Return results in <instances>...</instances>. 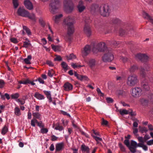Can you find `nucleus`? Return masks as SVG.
Wrapping results in <instances>:
<instances>
[{"instance_id": "f257e3e1", "label": "nucleus", "mask_w": 153, "mask_h": 153, "mask_svg": "<svg viewBox=\"0 0 153 153\" xmlns=\"http://www.w3.org/2000/svg\"><path fill=\"white\" fill-rule=\"evenodd\" d=\"M63 22L68 29L65 39L67 41H70L72 39L71 36L74 32V25L75 23V18L73 16H69L64 19Z\"/></svg>"}, {"instance_id": "f03ea898", "label": "nucleus", "mask_w": 153, "mask_h": 153, "mask_svg": "<svg viewBox=\"0 0 153 153\" xmlns=\"http://www.w3.org/2000/svg\"><path fill=\"white\" fill-rule=\"evenodd\" d=\"M139 82L137 76L134 74L129 75L128 77L126 82L127 85L131 87L137 85Z\"/></svg>"}, {"instance_id": "7ed1b4c3", "label": "nucleus", "mask_w": 153, "mask_h": 153, "mask_svg": "<svg viewBox=\"0 0 153 153\" xmlns=\"http://www.w3.org/2000/svg\"><path fill=\"white\" fill-rule=\"evenodd\" d=\"M60 4L59 0H51L49 5V10L51 13L55 14Z\"/></svg>"}, {"instance_id": "20e7f679", "label": "nucleus", "mask_w": 153, "mask_h": 153, "mask_svg": "<svg viewBox=\"0 0 153 153\" xmlns=\"http://www.w3.org/2000/svg\"><path fill=\"white\" fill-rule=\"evenodd\" d=\"M108 49L106 46L105 44L103 42L98 43L92 48L93 52L95 53H97L98 51L107 52Z\"/></svg>"}, {"instance_id": "39448f33", "label": "nucleus", "mask_w": 153, "mask_h": 153, "mask_svg": "<svg viewBox=\"0 0 153 153\" xmlns=\"http://www.w3.org/2000/svg\"><path fill=\"white\" fill-rule=\"evenodd\" d=\"M63 3L65 11L68 13H71L74 8V5L72 1L64 0Z\"/></svg>"}, {"instance_id": "423d86ee", "label": "nucleus", "mask_w": 153, "mask_h": 153, "mask_svg": "<svg viewBox=\"0 0 153 153\" xmlns=\"http://www.w3.org/2000/svg\"><path fill=\"white\" fill-rule=\"evenodd\" d=\"M100 15L103 17H108L109 16L110 9L109 6L107 5L100 6Z\"/></svg>"}, {"instance_id": "0eeeda50", "label": "nucleus", "mask_w": 153, "mask_h": 153, "mask_svg": "<svg viewBox=\"0 0 153 153\" xmlns=\"http://www.w3.org/2000/svg\"><path fill=\"white\" fill-rule=\"evenodd\" d=\"M107 50V52H105V53L102 57V61L104 62H111L114 59V55L111 50L109 49Z\"/></svg>"}, {"instance_id": "6e6552de", "label": "nucleus", "mask_w": 153, "mask_h": 153, "mask_svg": "<svg viewBox=\"0 0 153 153\" xmlns=\"http://www.w3.org/2000/svg\"><path fill=\"white\" fill-rule=\"evenodd\" d=\"M136 59H139L142 62H146L148 60V56L145 54L138 53L135 55Z\"/></svg>"}, {"instance_id": "1a4fd4ad", "label": "nucleus", "mask_w": 153, "mask_h": 153, "mask_svg": "<svg viewBox=\"0 0 153 153\" xmlns=\"http://www.w3.org/2000/svg\"><path fill=\"white\" fill-rule=\"evenodd\" d=\"M132 96L134 98H137L141 95L142 89L139 87H135L132 89Z\"/></svg>"}, {"instance_id": "9d476101", "label": "nucleus", "mask_w": 153, "mask_h": 153, "mask_svg": "<svg viewBox=\"0 0 153 153\" xmlns=\"http://www.w3.org/2000/svg\"><path fill=\"white\" fill-rule=\"evenodd\" d=\"M100 6L96 4H92L90 7V10L92 13H96L99 12Z\"/></svg>"}, {"instance_id": "9b49d317", "label": "nucleus", "mask_w": 153, "mask_h": 153, "mask_svg": "<svg viewBox=\"0 0 153 153\" xmlns=\"http://www.w3.org/2000/svg\"><path fill=\"white\" fill-rule=\"evenodd\" d=\"M90 21L87 22L86 20H85V24L84 28V32L85 34L87 36H90L91 33V30L90 27L87 24V22H89Z\"/></svg>"}, {"instance_id": "f8f14e48", "label": "nucleus", "mask_w": 153, "mask_h": 153, "mask_svg": "<svg viewBox=\"0 0 153 153\" xmlns=\"http://www.w3.org/2000/svg\"><path fill=\"white\" fill-rule=\"evenodd\" d=\"M133 30V28L131 27H127L126 28V30L124 29L120 28L119 31L120 35L122 36L126 34L129 33V32Z\"/></svg>"}, {"instance_id": "ddd939ff", "label": "nucleus", "mask_w": 153, "mask_h": 153, "mask_svg": "<svg viewBox=\"0 0 153 153\" xmlns=\"http://www.w3.org/2000/svg\"><path fill=\"white\" fill-rule=\"evenodd\" d=\"M141 86L142 88L145 91H148L149 89L148 80L145 78H143L141 83Z\"/></svg>"}, {"instance_id": "4468645a", "label": "nucleus", "mask_w": 153, "mask_h": 153, "mask_svg": "<svg viewBox=\"0 0 153 153\" xmlns=\"http://www.w3.org/2000/svg\"><path fill=\"white\" fill-rule=\"evenodd\" d=\"M17 13L19 16L23 17H26L28 14V12L27 11L21 7L18 8Z\"/></svg>"}, {"instance_id": "2eb2a0df", "label": "nucleus", "mask_w": 153, "mask_h": 153, "mask_svg": "<svg viewBox=\"0 0 153 153\" xmlns=\"http://www.w3.org/2000/svg\"><path fill=\"white\" fill-rule=\"evenodd\" d=\"M83 2L81 0L79 1L77 6L79 12L80 13L82 12L85 9V7L83 5Z\"/></svg>"}, {"instance_id": "dca6fc26", "label": "nucleus", "mask_w": 153, "mask_h": 153, "mask_svg": "<svg viewBox=\"0 0 153 153\" xmlns=\"http://www.w3.org/2000/svg\"><path fill=\"white\" fill-rule=\"evenodd\" d=\"M64 90L65 91H69L73 89V85L69 82H66L64 84Z\"/></svg>"}, {"instance_id": "f3484780", "label": "nucleus", "mask_w": 153, "mask_h": 153, "mask_svg": "<svg viewBox=\"0 0 153 153\" xmlns=\"http://www.w3.org/2000/svg\"><path fill=\"white\" fill-rule=\"evenodd\" d=\"M74 74L78 79L81 81L87 80L88 79V78L86 76L79 74L76 71H74Z\"/></svg>"}, {"instance_id": "a211bd4d", "label": "nucleus", "mask_w": 153, "mask_h": 153, "mask_svg": "<svg viewBox=\"0 0 153 153\" xmlns=\"http://www.w3.org/2000/svg\"><path fill=\"white\" fill-rule=\"evenodd\" d=\"M90 46L88 45H87L84 47L82 53L84 55L86 56L90 53Z\"/></svg>"}, {"instance_id": "6ab92c4d", "label": "nucleus", "mask_w": 153, "mask_h": 153, "mask_svg": "<svg viewBox=\"0 0 153 153\" xmlns=\"http://www.w3.org/2000/svg\"><path fill=\"white\" fill-rule=\"evenodd\" d=\"M97 63V60L94 59H90L88 61V64L91 68L94 67Z\"/></svg>"}, {"instance_id": "aec40b11", "label": "nucleus", "mask_w": 153, "mask_h": 153, "mask_svg": "<svg viewBox=\"0 0 153 153\" xmlns=\"http://www.w3.org/2000/svg\"><path fill=\"white\" fill-rule=\"evenodd\" d=\"M24 4L27 9L29 10L33 9V6L32 4L28 0H25Z\"/></svg>"}, {"instance_id": "412c9836", "label": "nucleus", "mask_w": 153, "mask_h": 153, "mask_svg": "<svg viewBox=\"0 0 153 153\" xmlns=\"http://www.w3.org/2000/svg\"><path fill=\"white\" fill-rule=\"evenodd\" d=\"M127 91H125L123 90L122 89H117L116 91V94L119 96L122 95L125 96L127 94Z\"/></svg>"}, {"instance_id": "4be33fe9", "label": "nucleus", "mask_w": 153, "mask_h": 153, "mask_svg": "<svg viewBox=\"0 0 153 153\" xmlns=\"http://www.w3.org/2000/svg\"><path fill=\"white\" fill-rule=\"evenodd\" d=\"M81 149L82 151L86 152V153H90L89 148L84 144L81 145Z\"/></svg>"}, {"instance_id": "5701e85b", "label": "nucleus", "mask_w": 153, "mask_h": 153, "mask_svg": "<svg viewBox=\"0 0 153 153\" xmlns=\"http://www.w3.org/2000/svg\"><path fill=\"white\" fill-rule=\"evenodd\" d=\"M64 144L63 143H60L57 144L56 146V151H61L63 149Z\"/></svg>"}, {"instance_id": "b1692460", "label": "nucleus", "mask_w": 153, "mask_h": 153, "mask_svg": "<svg viewBox=\"0 0 153 153\" xmlns=\"http://www.w3.org/2000/svg\"><path fill=\"white\" fill-rule=\"evenodd\" d=\"M111 23L114 24H118L121 23V21L118 18H113L111 19Z\"/></svg>"}, {"instance_id": "393cba45", "label": "nucleus", "mask_w": 153, "mask_h": 153, "mask_svg": "<svg viewBox=\"0 0 153 153\" xmlns=\"http://www.w3.org/2000/svg\"><path fill=\"white\" fill-rule=\"evenodd\" d=\"M52 49L55 51H60L61 46L59 45H51Z\"/></svg>"}, {"instance_id": "a878e982", "label": "nucleus", "mask_w": 153, "mask_h": 153, "mask_svg": "<svg viewBox=\"0 0 153 153\" xmlns=\"http://www.w3.org/2000/svg\"><path fill=\"white\" fill-rule=\"evenodd\" d=\"M140 102L143 105H146L148 104L149 100L144 98H142L140 100Z\"/></svg>"}, {"instance_id": "bb28decb", "label": "nucleus", "mask_w": 153, "mask_h": 153, "mask_svg": "<svg viewBox=\"0 0 153 153\" xmlns=\"http://www.w3.org/2000/svg\"><path fill=\"white\" fill-rule=\"evenodd\" d=\"M137 69V65H133L131 66L129 69V70L130 72H134Z\"/></svg>"}, {"instance_id": "cd10ccee", "label": "nucleus", "mask_w": 153, "mask_h": 153, "mask_svg": "<svg viewBox=\"0 0 153 153\" xmlns=\"http://www.w3.org/2000/svg\"><path fill=\"white\" fill-rule=\"evenodd\" d=\"M62 16L63 15L62 14H60L59 15L56 16L54 19L55 23H58L59 21L60 18L62 17Z\"/></svg>"}, {"instance_id": "c85d7f7f", "label": "nucleus", "mask_w": 153, "mask_h": 153, "mask_svg": "<svg viewBox=\"0 0 153 153\" xmlns=\"http://www.w3.org/2000/svg\"><path fill=\"white\" fill-rule=\"evenodd\" d=\"M34 97L39 100H42L44 99V96L39 93L36 92L34 94Z\"/></svg>"}, {"instance_id": "c756f323", "label": "nucleus", "mask_w": 153, "mask_h": 153, "mask_svg": "<svg viewBox=\"0 0 153 153\" xmlns=\"http://www.w3.org/2000/svg\"><path fill=\"white\" fill-rule=\"evenodd\" d=\"M32 56L30 55L28 56L27 58L25 59L24 61L26 64H30L31 63L29 60H30Z\"/></svg>"}, {"instance_id": "7c9ffc66", "label": "nucleus", "mask_w": 153, "mask_h": 153, "mask_svg": "<svg viewBox=\"0 0 153 153\" xmlns=\"http://www.w3.org/2000/svg\"><path fill=\"white\" fill-rule=\"evenodd\" d=\"M56 127L55 129L56 130H59V131L62 130L63 129V128L62 126H60V124L59 123H57L56 125Z\"/></svg>"}, {"instance_id": "2f4dec72", "label": "nucleus", "mask_w": 153, "mask_h": 153, "mask_svg": "<svg viewBox=\"0 0 153 153\" xmlns=\"http://www.w3.org/2000/svg\"><path fill=\"white\" fill-rule=\"evenodd\" d=\"M26 17H27L33 21H35L36 20L35 15L33 13H32L30 15L29 13L28 12V16Z\"/></svg>"}, {"instance_id": "473e14b6", "label": "nucleus", "mask_w": 153, "mask_h": 153, "mask_svg": "<svg viewBox=\"0 0 153 153\" xmlns=\"http://www.w3.org/2000/svg\"><path fill=\"white\" fill-rule=\"evenodd\" d=\"M61 65L62 67L65 71H66L67 70H68V65L67 63L65 62H62L61 64Z\"/></svg>"}, {"instance_id": "72a5a7b5", "label": "nucleus", "mask_w": 153, "mask_h": 153, "mask_svg": "<svg viewBox=\"0 0 153 153\" xmlns=\"http://www.w3.org/2000/svg\"><path fill=\"white\" fill-rule=\"evenodd\" d=\"M66 57L68 60L75 59L76 58V56L73 53L71 54L69 56H67Z\"/></svg>"}, {"instance_id": "f704fd0d", "label": "nucleus", "mask_w": 153, "mask_h": 153, "mask_svg": "<svg viewBox=\"0 0 153 153\" xmlns=\"http://www.w3.org/2000/svg\"><path fill=\"white\" fill-rule=\"evenodd\" d=\"M140 74L143 78H145L146 76V73L145 71V70L144 68H141L140 69Z\"/></svg>"}, {"instance_id": "c9c22d12", "label": "nucleus", "mask_w": 153, "mask_h": 153, "mask_svg": "<svg viewBox=\"0 0 153 153\" xmlns=\"http://www.w3.org/2000/svg\"><path fill=\"white\" fill-rule=\"evenodd\" d=\"M5 97L7 99V100H9L10 99V97L9 95L7 94H5L4 95H1V98L3 100H5Z\"/></svg>"}, {"instance_id": "e433bc0d", "label": "nucleus", "mask_w": 153, "mask_h": 153, "mask_svg": "<svg viewBox=\"0 0 153 153\" xmlns=\"http://www.w3.org/2000/svg\"><path fill=\"white\" fill-rule=\"evenodd\" d=\"M8 128L5 125L2 129L1 133L3 134H5L8 131Z\"/></svg>"}, {"instance_id": "4c0bfd02", "label": "nucleus", "mask_w": 153, "mask_h": 153, "mask_svg": "<svg viewBox=\"0 0 153 153\" xmlns=\"http://www.w3.org/2000/svg\"><path fill=\"white\" fill-rule=\"evenodd\" d=\"M31 46V44L30 43V42L29 40H28V42H24L23 45V47L25 48H27L29 46Z\"/></svg>"}, {"instance_id": "58836bf2", "label": "nucleus", "mask_w": 153, "mask_h": 153, "mask_svg": "<svg viewBox=\"0 0 153 153\" xmlns=\"http://www.w3.org/2000/svg\"><path fill=\"white\" fill-rule=\"evenodd\" d=\"M128 148L130 151L132 153H134L136 151V148L137 147H136L132 146H130Z\"/></svg>"}, {"instance_id": "ea45409f", "label": "nucleus", "mask_w": 153, "mask_h": 153, "mask_svg": "<svg viewBox=\"0 0 153 153\" xmlns=\"http://www.w3.org/2000/svg\"><path fill=\"white\" fill-rule=\"evenodd\" d=\"M23 28L26 31L28 35H30L31 34V33L30 30L26 26H23Z\"/></svg>"}, {"instance_id": "a19ab883", "label": "nucleus", "mask_w": 153, "mask_h": 153, "mask_svg": "<svg viewBox=\"0 0 153 153\" xmlns=\"http://www.w3.org/2000/svg\"><path fill=\"white\" fill-rule=\"evenodd\" d=\"M143 17L145 19H147L149 18H150L151 17L147 13L145 12V11H143Z\"/></svg>"}, {"instance_id": "79ce46f5", "label": "nucleus", "mask_w": 153, "mask_h": 153, "mask_svg": "<svg viewBox=\"0 0 153 153\" xmlns=\"http://www.w3.org/2000/svg\"><path fill=\"white\" fill-rule=\"evenodd\" d=\"M15 114L17 116H19L20 115V110L19 108L17 107H16L15 108Z\"/></svg>"}, {"instance_id": "37998d69", "label": "nucleus", "mask_w": 153, "mask_h": 153, "mask_svg": "<svg viewBox=\"0 0 153 153\" xmlns=\"http://www.w3.org/2000/svg\"><path fill=\"white\" fill-rule=\"evenodd\" d=\"M119 112L120 114L122 115H123L124 114H128V111L126 109H123L122 110H120L119 111Z\"/></svg>"}, {"instance_id": "c03bdc74", "label": "nucleus", "mask_w": 153, "mask_h": 153, "mask_svg": "<svg viewBox=\"0 0 153 153\" xmlns=\"http://www.w3.org/2000/svg\"><path fill=\"white\" fill-rule=\"evenodd\" d=\"M13 4L14 7L15 8H17L19 6L18 0H13Z\"/></svg>"}, {"instance_id": "a18cd8bd", "label": "nucleus", "mask_w": 153, "mask_h": 153, "mask_svg": "<svg viewBox=\"0 0 153 153\" xmlns=\"http://www.w3.org/2000/svg\"><path fill=\"white\" fill-rule=\"evenodd\" d=\"M29 79H27L25 80L20 81H19L18 82L20 84H23L25 85H27L28 84Z\"/></svg>"}, {"instance_id": "49530a36", "label": "nucleus", "mask_w": 153, "mask_h": 153, "mask_svg": "<svg viewBox=\"0 0 153 153\" xmlns=\"http://www.w3.org/2000/svg\"><path fill=\"white\" fill-rule=\"evenodd\" d=\"M32 115L36 118L39 119L40 118L41 115L39 113H33Z\"/></svg>"}, {"instance_id": "de8ad7c7", "label": "nucleus", "mask_w": 153, "mask_h": 153, "mask_svg": "<svg viewBox=\"0 0 153 153\" xmlns=\"http://www.w3.org/2000/svg\"><path fill=\"white\" fill-rule=\"evenodd\" d=\"M110 44L112 45L114 47H116L119 44L118 42H117L115 41H110Z\"/></svg>"}, {"instance_id": "09e8293b", "label": "nucleus", "mask_w": 153, "mask_h": 153, "mask_svg": "<svg viewBox=\"0 0 153 153\" xmlns=\"http://www.w3.org/2000/svg\"><path fill=\"white\" fill-rule=\"evenodd\" d=\"M56 58L54 59V61H61L62 60V59L61 56L59 55H56Z\"/></svg>"}, {"instance_id": "8fccbe9b", "label": "nucleus", "mask_w": 153, "mask_h": 153, "mask_svg": "<svg viewBox=\"0 0 153 153\" xmlns=\"http://www.w3.org/2000/svg\"><path fill=\"white\" fill-rule=\"evenodd\" d=\"M101 124L103 126H107L108 124V122L102 118Z\"/></svg>"}, {"instance_id": "3c124183", "label": "nucleus", "mask_w": 153, "mask_h": 153, "mask_svg": "<svg viewBox=\"0 0 153 153\" xmlns=\"http://www.w3.org/2000/svg\"><path fill=\"white\" fill-rule=\"evenodd\" d=\"M97 91L98 95L100 96L103 97L104 96V94L101 92V90L99 88H97Z\"/></svg>"}, {"instance_id": "603ef678", "label": "nucleus", "mask_w": 153, "mask_h": 153, "mask_svg": "<svg viewBox=\"0 0 153 153\" xmlns=\"http://www.w3.org/2000/svg\"><path fill=\"white\" fill-rule=\"evenodd\" d=\"M92 136L95 139V140L97 142V143H99V142H98V140H100V141H102V139L100 137L95 136L94 135H92Z\"/></svg>"}, {"instance_id": "864d4df0", "label": "nucleus", "mask_w": 153, "mask_h": 153, "mask_svg": "<svg viewBox=\"0 0 153 153\" xmlns=\"http://www.w3.org/2000/svg\"><path fill=\"white\" fill-rule=\"evenodd\" d=\"M19 94L16 93L11 95V97L12 99H15L18 98L19 97Z\"/></svg>"}, {"instance_id": "5fc2aeb1", "label": "nucleus", "mask_w": 153, "mask_h": 153, "mask_svg": "<svg viewBox=\"0 0 153 153\" xmlns=\"http://www.w3.org/2000/svg\"><path fill=\"white\" fill-rule=\"evenodd\" d=\"M106 100L108 103H112L113 101V100L110 97H107L106 98Z\"/></svg>"}, {"instance_id": "6e6d98bb", "label": "nucleus", "mask_w": 153, "mask_h": 153, "mask_svg": "<svg viewBox=\"0 0 153 153\" xmlns=\"http://www.w3.org/2000/svg\"><path fill=\"white\" fill-rule=\"evenodd\" d=\"M120 59L123 63L126 62L128 60V59L127 57L122 56L120 57Z\"/></svg>"}, {"instance_id": "4d7b16f0", "label": "nucleus", "mask_w": 153, "mask_h": 153, "mask_svg": "<svg viewBox=\"0 0 153 153\" xmlns=\"http://www.w3.org/2000/svg\"><path fill=\"white\" fill-rule=\"evenodd\" d=\"M46 63L49 66L53 67L54 65L51 61L49 60H47L46 61Z\"/></svg>"}, {"instance_id": "13d9d810", "label": "nucleus", "mask_w": 153, "mask_h": 153, "mask_svg": "<svg viewBox=\"0 0 153 153\" xmlns=\"http://www.w3.org/2000/svg\"><path fill=\"white\" fill-rule=\"evenodd\" d=\"M137 143L134 141L132 140L131 141L130 146H132L136 147H137Z\"/></svg>"}, {"instance_id": "bf43d9fd", "label": "nucleus", "mask_w": 153, "mask_h": 153, "mask_svg": "<svg viewBox=\"0 0 153 153\" xmlns=\"http://www.w3.org/2000/svg\"><path fill=\"white\" fill-rule=\"evenodd\" d=\"M5 82L3 80L0 79V88H2L5 85Z\"/></svg>"}, {"instance_id": "052dcab7", "label": "nucleus", "mask_w": 153, "mask_h": 153, "mask_svg": "<svg viewBox=\"0 0 153 153\" xmlns=\"http://www.w3.org/2000/svg\"><path fill=\"white\" fill-rule=\"evenodd\" d=\"M17 101L19 102L21 105H23L25 102V100L24 99H18Z\"/></svg>"}, {"instance_id": "680f3d73", "label": "nucleus", "mask_w": 153, "mask_h": 153, "mask_svg": "<svg viewBox=\"0 0 153 153\" xmlns=\"http://www.w3.org/2000/svg\"><path fill=\"white\" fill-rule=\"evenodd\" d=\"M53 74V70H49L48 73V75L50 77H52Z\"/></svg>"}, {"instance_id": "e2e57ef3", "label": "nucleus", "mask_w": 153, "mask_h": 153, "mask_svg": "<svg viewBox=\"0 0 153 153\" xmlns=\"http://www.w3.org/2000/svg\"><path fill=\"white\" fill-rule=\"evenodd\" d=\"M40 131L42 133L45 134L47 133L48 132V130L46 128H42L41 129Z\"/></svg>"}, {"instance_id": "0e129e2a", "label": "nucleus", "mask_w": 153, "mask_h": 153, "mask_svg": "<svg viewBox=\"0 0 153 153\" xmlns=\"http://www.w3.org/2000/svg\"><path fill=\"white\" fill-rule=\"evenodd\" d=\"M10 40L12 42L14 43H17L18 42V41H17V39L14 38H10Z\"/></svg>"}, {"instance_id": "69168bd1", "label": "nucleus", "mask_w": 153, "mask_h": 153, "mask_svg": "<svg viewBox=\"0 0 153 153\" xmlns=\"http://www.w3.org/2000/svg\"><path fill=\"white\" fill-rule=\"evenodd\" d=\"M124 143L128 147L130 146V143L128 140L126 139L124 141Z\"/></svg>"}, {"instance_id": "338daca9", "label": "nucleus", "mask_w": 153, "mask_h": 153, "mask_svg": "<svg viewBox=\"0 0 153 153\" xmlns=\"http://www.w3.org/2000/svg\"><path fill=\"white\" fill-rule=\"evenodd\" d=\"M39 22L40 24L43 27H45V23L42 19H39Z\"/></svg>"}, {"instance_id": "774afa93", "label": "nucleus", "mask_w": 153, "mask_h": 153, "mask_svg": "<svg viewBox=\"0 0 153 153\" xmlns=\"http://www.w3.org/2000/svg\"><path fill=\"white\" fill-rule=\"evenodd\" d=\"M119 145L122 151L123 152H124L125 151V149L124 148V147L123 145L121 143H120L119 144Z\"/></svg>"}]
</instances>
